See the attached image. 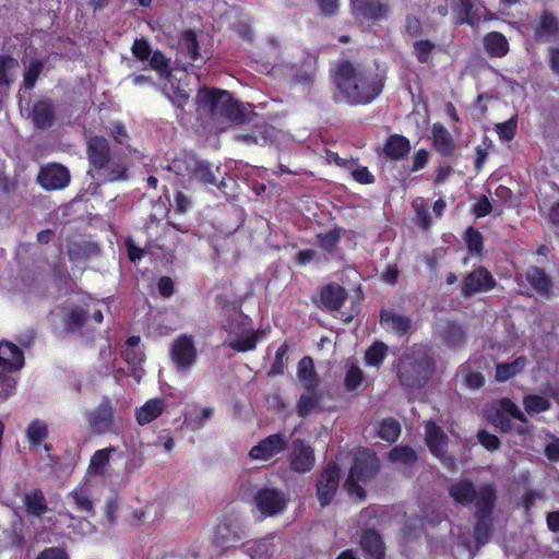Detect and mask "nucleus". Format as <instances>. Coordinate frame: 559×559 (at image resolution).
Returning <instances> with one entry per match:
<instances>
[{
    "label": "nucleus",
    "instance_id": "nucleus-31",
    "mask_svg": "<svg viewBox=\"0 0 559 559\" xmlns=\"http://www.w3.org/2000/svg\"><path fill=\"white\" fill-rule=\"evenodd\" d=\"M166 407L165 400L159 397L150 399L144 405L136 408L135 420L140 426H145L157 419L166 411Z\"/></svg>",
    "mask_w": 559,
    "mask_h": 559
},
{
    "label": "nucleus",
    "instance_id": "nucleus-11",
    "mask_svg": "<svg viewBox=\"0 0 559 559\" xmlns=\"http://www.w3.org/2000/svg\"><path fill=\"white\" fill-rule=\"evenodd\" d=\"M170 357L178 371L189 370L198 357L193 336L190 334L179 335L171 344Z\"/></svg>",
    "mask_w": 559,
    "mask_h": 559
},
{
    "label": "nucleus",
    "instance_id": "nucleus-2",
    "mask_svg": "<svg viewBox=\"0 0 559 559\" xmlns=\"http://www.w3.org/2000/svg\"><path fill=\"white\" fill-rule=\"evenodd\" d=\"M448 492L456 504H474V538L477 546L487 544L492 535V513L497 503L496 485L485 483L476 487L471 479L463 478L453 483Z\"/></svg>",
    "mask_w": 559,
    "mask_h": 559
},
{
    "label": "nucleus",
    "instance_id": "nucleus-57",
    "mask_svg": "<svg viewBox=\"0 0 559 559\" xmlns=\"http://www.w3.org/2000/svg\"><path fill=\"white\" fill-rule=\"evenodd\" d=\"M289 346L284 342L276 350L274 361L267 372L271 377L283 376L285 372L284 359L288 356Z\"/></svg>",
    "mask_w": 559,
    "mask_h": 559
},
{
    "label": "nucleus",
    "instance_id": "nucleus-62",
    "mask_svg": "<svg viewBox=\"0 0 559 559\" xmlns=\"http://www.w3.org/2000/svg\"><path fill=\"white\" fill-rule=\"evenodd\" d=\"M167 96L173 105L180 109H183L190 98L188 91L180 83L176 86L171 85V91Z\"/></svg>",
    "mask_w": 559,
    "mask_h": 559
},
{
    "label": "nucleus",
    "instance_id": "nucleus-45",
    "mask_svg": "<svg viewBox=\"0 0 559 559\" xmlns=\"http://www.w3.org/2000/svg\"><path fill=\"white\" fill-rule=\"evenodd\" d=\"M116 451L115 447L100 449L94 452L90 462V471L94 475H104L107 466L109 465L110 454Z\"/></svg>",
    "mask_w": 559,
    "mask_h": 559
},
{
    "label": "nucleus",
    "instance_id": "nucleus-48",
    "mask_svg": "<svg viewBox=\"0 0 559 559\" xmlns=\"http://www.w3.org/2000/svg\"><path fill=\"white\" fill-rule=\"evenodd\" d=\"M68 498L72 499L75 511L85 513L87 515L95 514L93 501L85 492V490L74 489L68 495Z\"/></svg>",
    "mask_w": 559,
    "mask_h": 559
},
{
    "label": "nucleus",
    "instance_id": "nucleus-50",
    "mask_svg": "<svg viewBox=\"0 0 559 559\" xmlns=\"http://www.w3.org/2000/svg\"><path fill=\"white\" fill-rule=\"evenodd\" d=\"M523 406L527 414L533 415L547 412L551 404L548 399L542 395L528 394L523 399Z\"/></svg>",
    "mask_w": 559,
    "mask_h": 559
},
{
    "label": "nucleus",
    "instance_id": "nucleus-4",
    "mask_svg": "<svg viewBox=\"0 0 559 559\" xmlns=\"http://www.w3.org/2000/svg\"><path fill=\"white\" fill-rule=\"evenodd\" d=\"M197 103L213 117H221L237 124L247 120L245 108L225 90L202 87L198 92Z\"/></svg>",
    "mask_w": 559,
    "mask_h": 559
},
{
    "label": "nucleus",
    "instance_id": "nucleus-56",
    "mask_svg": "<svg viewBox=\"0 0 559 559\" xmlns=\"http://www.w3.org/2000/svg\"><path fill=\"white\" fill-rule=\"evenodd\" d=\"M459 16L460 22L474 26L478 23L479 17L477 16V9L472 0H460Z\"/></svg>",
    "mask_w": 559,
    "mask_h": 559
},
{
    "label": "nucleus",
    "instance_id": "nucleus-37",
    "mask_svg": "<svg viewBox=\"0 0 559 559\" xmlns=\"http://www.w3.org/2000/svg\"><path fill=\"white\" fill-rule=\"evenodd\" d=\"M388 460L412 467L418 461L417 452L409 445H395L388 453Z\"/></svg>",
    "mask_w": 559,
    "mask_h": 559
},
{
    "label": "nucleus",
    "instance_id": "nucleus-16",
    "mask_svg": "<svg viewBox=\"0 0 559 559\" xmlns=\"http://www.w3.org/2000/svg\"><path fill=\"white\" fill-rule=\"evenodd\" d=\"M70 179L69 169L60 164H49L43 167L37 176V182L47 191L66 188L70 183Z\"/></svg>",
    "mask_w": 559,
    "mask_h": 559
},
{
    "label": "nucleus",
    "instance_id": "nucleus-1",
    "mask_svg": "<svg viewBox=\"0 0 559 559\" xmlns=\"http://www.w3.org/2000/svg\"><path fill=\"white\" fill-rule=\"evenodd\" d=\"M332 98L336 104L366 106L383 91L384 79L376 71L354 64L347 59L338 60L331 70Z\"/></svg>",
    "mask_w": 559,
    "mask_h": 559
},
{
    "label": "nucleus",
    "instance_id": "nucleus-3",
    "mask_svg": "<svg viewBox=\"0 0 559 559\" xmlns=\"http://www.w3.org/2000/svg\"><path fill=\"white\" fill-rule=\"evenodd\" d=\"M436 371L433 356L424 348H413L403 354L397 364V378L402 386L424 388Z\"/></svg>",
    "mask_w": 559,
    "mask_h": 559
},
{
    "label": "nucleus",
    "instance_id": "nucleus-54",
    "mask_svg": "<svg viewBox=\"0 0 559 559\" xmlns=\"http://www.w3.org/2000/svg\"><path fill=\"white\" fill-rule=\"evenodd\" d=\"M214 415L213 407H204L200 412H192L185 416V421L192 430H199L204 427L205 423Z\"/></svg>",
    "mask_w": 559,
    "mask_h": 559
},
{
    "label": "nucleus",
    "instance_id": "nucleus-5",
    "mask_svg": "<svg viewBox=\"0 0 559 559\" xmlns=\"http://www.w3.org/2000/svg\"><path fill=\"white\" fill-rule=\"evenodd\" d=\"M197 103L213 117H221L237 124L247 120L245 108L225 90L202 87L198 92Z\"/></svg>",
    "mask_w": 559,
    "mask_h": 559
},
{
    "label": "nucleus",
    "instance_id": "nucleus-52",
    "mask_svg": "<svg viewBox=\"0 0 559 559\" xmlns=\"http://www.w3.org/2000/svg\"><path fill=\"white\" fill-rule=\"evenodd\" d=\"M464 240L468 252L475 255H481L484 251V237L475 227H468L464 234Z\"/></svg>",
    "mask_w": 559,
    "mask_h": 559
},
{
    "label": "nucleus",
    "instance_id": "nucleus-28",
    "mask_svg": "<svg viewBox=\"0 0 559 559\" xmlns=\"http://www.w3.org/2000/svg\"><path fill=\"white\" fill-rule=\"evenodd\" d=\"M346 299V289L337 283H329L321 288L320 300L322 307L329 311L340 310Z\"/></svg>",
    "mask_w": 559,
    "mask_h": 559
},
{
    "label": "nucleus",
    "instance_id": "nucleus-30",
    "mask_svg": "<svg viewBox=\"0 0 559 559\" xmlns=\"http://www.w3.org/2000/svg\"><path fill=\"white\" fill-rule=\"evenodd\" d=\"M411 148V142L405 135L394 133L386 139L383 153L388 159L402 160L408 156Z\"/></svg>",
    "mask_w": 559,
    "mask_h": 559
},
{
    "label": "nucleus",
    "instance_id": "nucleus-35",
    "mask_svg": "<svg viewBox=\"0 0 559 559\" xmlns=\"http://www.w3.org/2000/svg\"><path fill=\"white\" fill-rule=\"evenodd\" d=\"M297 377L304 383V388L318 389L320 385V378L314 369L313 359L310 356H305L299 360Z\"/></svg>",
    "mask_w": 559,
    "mask_h": 559
},
{
    "label": "nucleus",
    "instance_id": "nucleus-25",
    "mask_svg": "<svg viewBox=\"0 0 559 559\" xmlns=\"http://www.w3.org/2000/svg\"><path fill=\"white\" fill-rule=\"evenodd\" d=\"M25 364L23 350L14 343L0 341V367L19 371Z\"/></svg>",
    "mask_w": 559,
    "mask_h": 559
},
{
    "label": "nucleus",
    "instance_id": "nucleus-55",
    "mask_svg": "<svg viewBox=\"0 0 559 559\" xmlns=\"http://www.w3.org/2000/svg\"><path fill=\"white\" fill-rule=\"evenodd\" d=\"M495 130L502 142H511L518 133V116L497 123Z\"/></svg>",
    "mask_w": 559,
    "mask_h": 559
},
{
    "label": "nucleus",
    "instance_id": "nucleus-26",
    "mask_svg": "<svg viewBox=\"0 0 559 559\" xmlns=\"http://www.w3.org/2000/svg\"><path fill=\"white\" fill-rule=\"evenodd\" d=\"M526 280L539 296L545 298L552 296L554 281L543 267L530 266L526 271Z\"/></svg>",
    "mask_w": 559,
    "mask_h": 559
},
{
    "label": "nucleus",
    "instance_id": "nucleus-33",
    "mask_svg": "<svg viewBox=\"0 0 559 559\" xmlns=\"http://www.w3.org/2000/svg\"><path fill=\"white\" fill-rule=\"evenodd\" d=\"M55 108L50 100H38L34 104L32 110V120L39 129L49 128L55 120Z\"/></svg>",
    "mask_w": 559,
    "mask_h": 559
},
{
    "label": "nucleus",
    "instance_id": "nucleus-13",
    "mask_svg": "<svg viewBox=\"0 0 559 559\" xmlns=\"http://www.w3.org/2000/svg\"><path fill=\"white\" fill-rule=\"evenodd\" d=\"M496 285L492 274L485 266H477L464 277L461 294L465 298H471L476 294L493 289Z\"/></svg>",
    "mask_w": 559,
    "mask_h": 559
},
{
    "label": "nucleus",
    "instance_id": "nucleus-10",
    "mask_svg": "<svg viewBox=\"0 0 559 559\" xmlns=\"http://www.w3.org/2000/svg\"><path fill=\"white\" fill-rule=\"evenodd\" d=\"M254 506L265 518L282 513L287 507L285 493L274 487L259 488L253 497Z\"/></svg>",
    "mask_w": 559,
    "mask_h": 559
},
{
    "label": "nucleus",
    "instance_id": "nucleus-29",
    "mask_svg": "<svg viewBox=\"0 0 559 559\" xmlns=\"http://www.w3.org/2000/svg\"><path fill=\"white\" fill-rule=\"evenodd\" d=\"M197 154L192 151H181L167 159L166 168L177 176L191 178L192 169L197 165Z\"/></svg>",
    "mask_w": 559,
    "mask_h": 559
},
{
    "label": "nucleus",
    "instance_id": "nucleus-8",
    "mask_svg": "<svg viewBox=\"0 0 559 559\" xmlns=\"http://www.w3.org/2000/svg\"><path fill=\"white\" fill-rule=\"evenodd\" d=\"M216 305L224 311L223 328L228 334L240 335L252 331L251 319L243 314L236 301L229 300L225 295L216 296Z\"/></svg>",
    "mask_w": 559,
    "mask_h": 559
},
{
    "label": "nucleus",
    "instance_id": "nucleus-14",
    "mask_svg": "<svg viewBox=\"0 0 559 559\" xmlns=\"http://www.w3.org/2000/svg\"><path fill=\"white\" fill-rule=\"evenodd\" d=\"M288 460L292 471L298 474H305L313 468L316 455L309 443L304 439L297 438L292 442Z\"/></svg>",
    "mask_w": 559,
    "mask_h": 559
},
{
    "label": "nucleus",
    "instance_id": "nucleus-51",
    "mask_svg": "<svg viewBox=\"0 0 559 559\" xmlns=\"http://www.w3.org/2000/svg\"><path fill=\"white\" fill-rule=\"evenodd\" d=\"M15 370H7L0 367V403L8 400L16 385Z\"/></svg>",
    "mask_w": 559,
    "mask_h": 559
},
{
    "label": "nucleus",
    "instance_id": "nucleus-59",
    "mask_svg": "<svg viewBox=\"0 0 559 559\" xmlns=\"http://www.w3.org/2000/svg\"><path fill=\"white\" fill-rule=\"evenodd\" d=\"M148 59L150 67L153 70L157 71L162 75L170 74L169 59L160 50L152 51Z\"/></svg>",
    "mask_w": 559,
    "mask_h": 559
},
{
    "label": "nucleus",
    "instance_id": "nucleus-9",
    "mask_svg": "<svg viewBox=\"0 0 559 559\" xmlns=\"http://www.w3.org/2000/svg\"><path fill=\"white\" fill-rule=\"evenodd\" d=\"M85 418L94 435L111 432L115 425V407L111 400L104 396L96 407L85 414Z\"/></svg>",
    "mask_w": 559,
    "mask_h": 559
},
{
    "label": "nucleus",
    "instance_id": "nucleus-47",
    "mask_svg": "<svg viewBox=\"0 0 559 559\" xmlns=\"http://www.w3.org/2000/svg\"><path fill=\"white\" fill-rule=\"evenodd\" d=\"M48 437V426L40 419L32 420L26 429V438L32 447H38Z\"/></svg>",
    "mask_w": 559,
    "mask_h": 559
},
{
    "label": "nucleus",
    "instance_id": "nucleus-39",
    "mask_svg": "<svg viewBox=\"0 0 559 559\" xmlns=\"http://www.w3.org/2000/svg\"><path fill=\"white\" fill-rule=\"evenodd\" d=\"M401 432V424L394 417L383 418L378 425V437L389 443H395L399 440Z\"/></svg>",
    "mask_w": 559,
    "mask_h": 559
},
{
    "label": "nucleus",
    "instance_id": "nucleus-7",
    "mask_svg": "<svg viewBox=\"0 0 559 559\" xmlns=\"http://www.w3.org/2000/svg\"><path fill=\"white\" fill-rule=\"evenodd\" d=\"M342 477L340 465L329 461L321 469L316 481V495L321 508H325L334 500Z\"/></svg>",
    "mask_w": 559,
    "mask_h": 559
},
{
    "label": "nucleus",
    "instance_id": "nucleus-46",
    "mask_svg": "<svg viewBox=\"0 0 559 559\" xmlns=\"http://www.w3.org/2000/svg\"><path fill=\"white\" fill-rule=\"evenodd\" d=\"M190 179H195L203 185L217 186L216 177L212 170V164L207 160L199 159L198 157L197 165L192 169Z\"/></svg>",
    "mask_w": 559,
    "mask_h": 559
},
{
    "label": "nucleus",
    "instance_id": "nucleus-49",
    "mask_svg": "<svg viewBox=\"0 0 559 559\" xmlns=\"http://www.w3.org/2000/svg\"><path fill=\"white\" fill-rule=\"evenodd\" d=\"M437 45L430 39H418L413 44V55L419 63H430Z\"/></svg>",
    "mask_w": 559,
    "mask_h": 559
},
{
    "label": "nucleus",
    "instance_id": "nucleus-44",
    "mask_svg": "<svg viewBox=\"0 0 559 559\" xmlns=\"http://www.w3.org/2000/svg\"><path fill=\"white\" fill-rule=\"evenodd\" d=\"M388 345L376 341L365 353V362L368 366L380 368L388 356Z\"/></svg>",
    "mask_w": 559,
    "mask_h": 559
},
{
    "label": "nucleus",
    "instance_id": "nucleus-17",
    "mask_svg": "<svg viewBox=\"0 0 559 559\" xmlns=\"http://www.w3.org/2000/svg\"><path fill=\"white\" fill-rule=\"evenodd\" d=\"M425 442L429 452L435 457L442 462L450 460V457L447 456L449 437L433 420H429L425 425Z\"/></svg>",
    "mask_w": 559,
    "mask_h": 559
},
{
    "label": "nucleus",
    "instance_id": "nucleus-38",
    "mask_svg": "<svg viewBox=\"0 0 559 559\" xmlns=\"http://www.w3.org/2000/svg\"><path fill=\"white\" fill-rule=\"evenodd\" d=\"M98 176L103 178L104 182H115L126 180L128 178V168L121 159H109L105 168H102Z\"/></svg>",
    "mask_w": 559,
    "mask_h": 559
},
{
    "label": "nucleus",
    "instance_id": "nucleus-27",
    "mask_svg": "<svg viewBox=\"0 0 559 559\" xmlns=\"http://www.w3.org/2000/svg\"><path fill=\"white\" fill-rule=\"evenodd\" d=\"M380 324L396 335L403 336L411 332L413 321L409 317L399 314L392 310L380 311Z\"/></svg>",
    "mask_w": 559,
    "mask_h": 559
},
{
    "label": "nucleus",
    "instance_id": "nucleus-42",
    "mask_svg": "<svg viewBox=\"0 0 559 559\" xmlns=\"http://www.w3.org/2000/svg\"><path fill=\"white\" fill-rule=\"evenodd\" d=\"M272 539V537H264L253 542L247 547L246 554L251 559H272L274 552Z\"/></svg>",
    "mask_w": 559,
    "mask_h": 559
},
{
    "label": "nucleus",
    "instance_id": "nucleus-19",
    "mask_svg": "<svg viewBox=\"0 0 559 559\" xmlns=\"http://www.w3.org/2000/svg\"><path fill=\"white\" fill-rule=\"evenodd\" d=\"M359 546L366 559H385L386 557L383 536L374 528L362 530Z\"/></svg>",
    "mask_w": 559,
    "mask_h": 559
},
{
    "label": "nucleus",
    "instance_id": "nucleus-53",
    "mask_svg": "<svg viewBox=\"0 0 559 559\" xmlns=\"http://www.w3.org/2000/svg\"><path fill=\"white\" fill-rule=\"evenodd\" d=\"M412 205L416 214L417 225L425 229L429 228L432 221L428 202L424 198H416Z\"/></svg>",
    "mask_w": 559,
    "mask_h": 559
},
{
    "label": "nucleus",
    "instance_id": "nucleus-41",
    "mask_svg": "<svg viewBox=\"0 0 559 559\" xmlns=\"http://www.w3.org/2000/svg\"><path fill=\"white\" fill-rule=\"evenodd\" d=\"M86 322L87 312L82 307L68 309L64 313L63 325L69 333L81 331Z\"/></svg>",
    "mask_w": 559,
    "mask_h": 559
},
{
    "label": "nucleus",
    "instance_id": "nucleus-12",
    "mask_svg": "<svg viewBox=\"0 0 559 559\" xmlns=\"http://www.w3.org/2000/svg\"><path fill=\"white\" fill-rule=\"evenodd\" d=\"M350 10L357 22L378 24L386 19L390 8L381 0H350Z\"/></svg>",
    "mask_w": 559,
    "mask_h": 559
},
{
    "label": "nucleus",
    "instance_id": "nucleus-61",
    "mask_svg": "<svg viewBox=\"0 0 559 559\" xmlns=\"http://www.w3.org/2000/svg\"><path fill=\"white\" fill-rule=\"evenodd\" d=\"M250 335L245 338H237L229 343V347L238 353H246L253 350L258 344V335L255 332L250 331Z\"/></svg>",
    "mask_w": 559,
    "mask_h": 559
},
{
    "label": "nucleus",
    "instance_id": "nucleus-63",
    "mask_svg": "<svg viewBox=\"0 0 559 559\" xmlns=\"http://www.w3.org/2000/svg\"><path fill=\"white\" fill-rule=\"evenodd\" d=\"M477 440L489 452H495L500 449L501 441L500 439L486 429H479L477 432Z\"/></svg>",
    "mask_w": 559,
    "mask_h": 559
},
{
    "label": "nucleus",
    "instance_id": "nucleus-18",
    "mask_svg": "<svg viewBox=\"0 0 559 559\" xmlns=\"http://www.w3.org/2000/svg\"><path fill=\"white\" fill-rule=\"evenodd\" d=\"M287 443V438L283 433L270 435L250 449L249 456L253 460L267 461L284 451Z\"/></svg>",
    "mask_w": 559,
    "mask_h": 559
},
{
    "label": "nucleus",
    "instance_id": "nucleus-43",
    "mask_svg": "<svg viewBox=\"0 0 559 559\" xmlns=\"http://www.w3.org/2000/svg\"><path fill=\"white\" fill-rule=\"evenodd\" d=\"M44 61L40 59L34 58L29 60L28 66L25 68L23 73V84L20 92L22 88L31 91L35 87L36 82L44 70Z\"/></svg>",
    "mask_w": 559,
    "mask_h": 559
},
{
    "label": "nucleus",
    "instance_id": "nucleus-34",
    "mask_svg": "<svg viewBox=\"0 0 559 559\" xmlns=\"http://www.w3.org/2000/svg\"><path fill=\"white\" fill-rule=\"evenodd\" d=\"M22 500L28 515L41 518L48 511L47 500L40 489L25 492Z\"/></svg>",
    "mask_w": 559,
    "mask_h": 559
},
{
    "label": "nucleus",
    "instance_id": "nucleus-36",
    "mask_svg": "<svg viewBox=\"0 0 559 559\" xmlns=\"http://www.w3.org/2000/svg\"><path fill=\"white\" fill-rule=\"evenodd\" d=\"M322 394L318 389L305 388V393H301L297 405L296 412L300 418H306L314 408L320 405Z\"/></svg>",
    "mask_w": 559,
    "mask_h": 559
},
{
    "label": "nucleus",
    "instance_id": "nucleus-20",
    "mask_svg": "<svg viewBox=\"0 0 559 559\" xmlns=\"http://www.w3.org/2000/svg\"><path fill=\"white\" fill-rule=\"evenodd\" d=\"M87 158L96 173H100L110 159V145L106 138L94 135L87 142Z\"/></svg>",
    "mask_w": 559,
    "mask_h": 559
},
{
    "label": "nucleus",
    "instance_id": "nucleus-58",
    "mask_svg": "<svg viewBox=\"0 0 559 559\" xmlns=\"http://www.w3.org/2000/svg\"><path fill=\"white\" fill-rule=\"evenodd\" d=\"M499 408L497 412H503L510 418H514L523 424H527L528 419L525 414L519 408V406L510 399H502L499 402Z\"/></svg>",
    "mask_w": 559,
    "mask_h": 559
},
{
    "label": "nucleus",
    "instance_id": "nucleus-64",
    "mask_svg": "<svg viewBox=\"0 0 559 559\" xmlns=\"http://www.w3.org/2000/svg\"><path fill=\"white\" fill-rule=\"evenodd\" d=\"M131 50L133 57L141 61L148 60L152 53V48L145 38H136L133 41Z\"/></svg>",
    "mask_w": 559,
    "mask_h": 559
},
{
    "label": "nucleus",
    "instance_id": "nucleus-6",
    "mask_svg": "<svg viewBox=\"0 0 559 559\" xmlns=\"http://www.w3.org/2000/svg\"><path fill=\"white\" fill-rule=\"evenodd\" d=\"M380 467V460L373 450L362 448L357 451L344 483L347 495L357 497L359 500L366 499L367 492L360 484H368L373 480Z\"/></svg>",
    "mask_w": 559,
    "mask_h": 559
},
{
    "label": "nucleus",
    "instance_id": "nucleus-22",
    "mask_svg": "<svg viewBox=\"0 0 559 559\" xmlns=\"http://www.w3.org/2000/svg\"><path fill=\"white\" fill-rule=\"evenodd\" d=\"M179 49L187 58L188 63L192 67L200 69L206 62V59L200 53V44L197 33L192 29H187L181 33Z\"/></svg>",
    "mask_w": 559,
    "mask_h": 559
},
{
    "label": "nucleus",
    "instance_id": "nucleus-23",
    "mask_svg": "<svg viewBox=\"0 0 559 559\" xmlns=\"http://www.w3.org/2000/svg\"><path fill=\"white\" fill-rule=\"evenodd\" d=\"M440 341L445 347L459 352L467 342L466 329L457 321H447L440 332Z\"/></svg>",
    "mask_w": 559,
    "mask_h": 559
},
{
    "label": "nucleus",
    "instance_id": "nucleus-21",
    "mask_svg": "<svg viewBox=\"0 0 559 559\" xmlns=\"http://www.w3.org/2000/svg\"><path fill=\"white\" fill-rule=\"evenodd\" d=\"M431 145L433 151L442 157H456V143L450 131L442 123H433L431 128Z\"/></svg>",
    "mask_w": 559,
    "mask_h": 559
},
{
    "label": "nucleus",
    "instance_id": "nucleus-24",
    "mask_svg": "<svg viewBox=\"0 0 559 559\" xmlns=\"http://www.w3.org/2000/svg\"><path fill=\"white\" fill-rule=\"evenodd\" d=\"M346 234V229L341 226H335L323 233L316 235L317 246L321 251L329 254L330 257H336L341 254V241Z\"/></svg>",
    "mask_w": 559,
    "mask_h": 559
},
{
    "label": "nucleus",
    "instance_id": "nucleus-32",
    "mask_svg": "<svg viewBox=\"0 0 559 559\" xmlns=\"http://www.w3.org/2000/svg\"><path fill=\"white\" fill-rule=\"evenodd\" d=\"M484 48L491 58H502L508 55L510 46L507 37L500 32H489L483 39Z\"/></svg>",
    "mask_w": 559,
    "mask_h": 559
},
{
    "label": "nucleus",
    "instance_id": "nucleus-60",
    "mask_svg": "<svg viewBox=\"0 0 559 559\" xmlns=\"http://www.w3.org/2000/svg\"><path fill=\"white\" fill-rule=\"evenodd\" d=\"M364 381V373L356 365H352L345 374L344 385L346 391L350 392L356 390Z\"/></svg>",
    "mask_w": 559,
    "mask_h": 559
},
{
    "label": "nucleus",
    "instance_id": "nucleus-40",
    "mask_svg": "<svg viewBox=\"0 0 559 559\" xmlns=\"http://www.w3.org/2000/svg\"><path fill=\"white\" fill-rule=\"evenodd\" d=\"M526 359L523 356L518 357L512 362H499L496 365V380L498 382H506L512 378H514L518 373H520L524 366Z\"/></svg>",
    "mask_w": 559,
    "mask_h": 559
},
{
    "label": "nucleus",
    "instance_id": "nucleus-15",
    "mask_svg": "<svg viewBox=\"0 0 559 559\" xmlns=\"http://www.w3.org/2000/svg\"><path fill=\"white\" fill-rule=\"evenodd\" d=\"M534 39L537 43H555L559 40V21L549 10H543L536 15L534 25Z\"/></svg>",
    "mask_w": 559,
    "mask_h": 559
}]
</instances>
